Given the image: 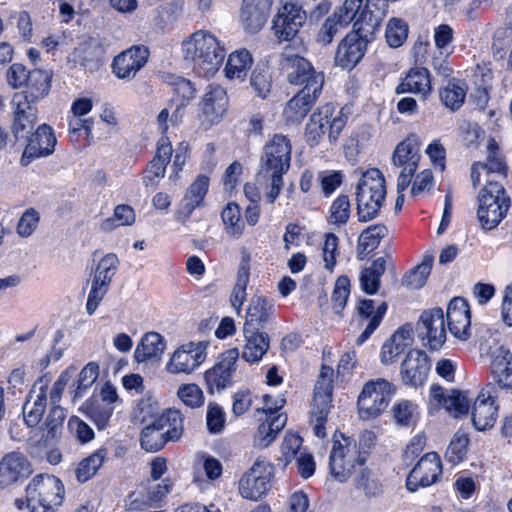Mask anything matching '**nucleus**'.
<instances>
[{
	"label": "nucleus",
	"mask_w": 512,
	"mask_h": 512,
	"mask_svg": "<svg viewBox=\"0 0 512 512\" xmlns=\"http://www.w3.org/2000/svg\"><path fill=\"white\" fill-rule=\"evenodd\" d=\"M184 58L193 63L197 73L204 77L213 76L222 65L226 49L211 33L198 30L182 43Z\"/></svg>",
	"instance_id": "nucleus-1"
},
{
	"label": "nucleus",
	"mask_w": 512,
	"mask_h": 512,
	"mask_svg": "<svg viewBox=\"0 0 512 512\" xmlns=\"http://www.w3.org/2000/svg\"><path fill=\"white\" fill-rule=\"evenodd\" d=\"M306 51L302 41L294 48L287 45L280 57V68L291 85L303 86L301 90L322 92L324 74L317 71L312 63L301 54Z\"/></svg>",
	"instance_id": "nucleus-2"
},
{
	"label": "nucleus",
	"mask_w": 512,
	"mask_h": 512,
	"mask_svg": "<svg viewBox=\"0 0 512 512\" xmlns=\"http://www.w3.org/2000/svg\"><path fill=\"white\" fill-rule=\"evenodd\" d=\"M385 178L377 168L364 172L356 187V204L359 221L374 219L386 198Z\"/></svg>",
	"instance_id": "nucleus-3"
},
{
	"label": "nucleus",
	"mask_w": 512,
	"mask_h": 512,
	"mask_svg": "<svg viewBox=\"0 0 512 512\" xmlns=\"http://www.w3.org/2000/svg\"><path fill=\"white\" fill-rule=\"evenodd\" d=\"M511 205L502 183L494 179H486V183L478 194L477 218L485 230L496 228L505 218Z\"/></svg>",
	"instance_id": "nucleus-4"
},
{
	"label": "nucleus",
	"mask_w": 512,
	"mask_h": 512,
	"mask_svg": "<svg viewBox=\"0 0 512 512\" xmlns=\"http://www.w3.org/2000/svg\"><path fill=\"white\" fill-rule=\"evenodd\" d=\"M29 512L54 511L63 503L65 489L59 478L50 474H38L26 487Z\"/></svg>",
	"instance_id": "nucleus-5"
},
{
	"label": "nucleus",
	"mask_w": 512,
	"mask_h": 512,
	"mask_svg": "<svg viewBox=\"0 0 512 512\" xmlns=\"http://www.w3.org/2000/svg\"><path fill=\"white\" fill-rule=\"evenodd\" d=\"M342 440L335 439L329 456L330 474L339 482H346L356 465L362 466L367 458L368 451L360 450L356 442L341 435Z\"/></svg>",
	"instance_id": "nucleus-6"
},
{
	"label": "nucleus",
	"mask_w": 512,
	"mask_h": 512,
	"mask_svg": "<svg viewBox=\"0 0 512 512\" xmlns=\"http://www.w3.org/2000/svg\"><path fill=\"white\" fill-rule=\"evenodd\" d=\"M394 393V388L385 379H376L367 382L358 397V409L360 417L370 419L377 417L384 411Z\"/></svg>",
	"instance_id": "nucleus-7"
},
{
	"label": "nucleus",
	"mask_w": 512,
	"mask_h": 512,
	"mask_svg": "<svg viewBox=\"0 0 512 512\" xmlns=\"http://www.w3.org/2000/svg\"><path fill=\"white\" fill-rule=\"evenodd\" d=\"M291 150L290 140L282 134H275L263 148L258 173L286 174L290 168Z\"/></svg>",
	"instance_id": "nucleus-8"
},
{
	"label": "nucleus",
	"mask_w": 512,
	"mask_h": 512,
	"mask_svg": "<svg viewBox=\"0 0 512 512\" xmlns=\"http://www.w3.org/2000/svg\"><path fill=\"white\" fill-rule=\"evenodd\" d=\"M273 467L265 459L258 458L239 481L240 494L250 500H258L270 488Z\"/></svg>",
	"instance_id": "nucleus-9"
},
{
	"label": "nucleus",
	"mask_w": 512,
	"mask_h": 512,
	"mask_svg": "<svg viewBox=\"0 0 512 512\" xmlns=\"http://www.w3.org/2000/svg\"><path fill=\"white\" fill-rule=\"evenodd\" d=\"M305 21V11L292 0H285L273 19L272 29L279 40L291 41Z\"/></svg>",
	"instance_id": "nucleus-10"
},
{
	"label": "nucleus",
	"mask_w": 512,
	"mask_h": 512,
	"mask_svg": "<svg viewBox=\"0 0 512 512\" xmlns=\"http://www.w3.org/2000/svg\"><path fill=\"white\" fill-rule=\"evenodd\" d=\"M237 348L225 351L220 360L204 374L207 391L213 394L215 390L221 391L233 384V375L236 372V363L239 358Z\"/></svg>",
	"instance_id": "nucleus-11"
},
{
	"label": "nucleus",
	"mask_w": 512,
	"mask_h": 512,
	"mask_svg": "<svg viewBox=\"0 0 512 512\" xmlns=\"http://www.w3.org/2000/svg\"><path fill=\"white\" fill-rule=\"evenodd\" d=\"M57 140L54 131L48 124H41L35 132L27 136V144L20 158V165L27 167L32 161L51 155Z\"/></svg>",
	"instance_id": "nucleus-12"
},
{
	"label": "nucleus",
	"mask_w": 512,
	"mask_h": 512,
	"mask_svg": "<svg viewBox=\"0 0 512 512\" xmlns=\"http://www.w3.org/2000/svg\"><path fill=\"white\" fill-rule=\"evenodd\" d=\"M372 40L373 36L365 37V32L353 26L338 46L335 63L343 69H352L363 58L367 44Z\"/></svg>",
	"instance_id": "nucleus-13"
},
{
	"label": "nucleus",
	"mask_w": 512,
	"mask_h": 512,
	"mask_svg": "<svg viewBox=\"0 0 512 512\" xmlns=\"http://www.w3.org/2000/svg\"><path fill=\"white\" fill-rule=\"evenodd\" d=\"M207 346L204 341L182 345L172 354L167 370L173 374H190L205 361Z\"/></svg>",
	"instance_id": "nucleus-14"
},
{
	"label": "nucleus",
	"mask_w": 512,
	"mask_h": 512,
	"mask_svg": "<svg viewBox=\"0 0 512 512\" xmlns=\"http://www.w3.org/2000/svg\"><path fill=\"white\" fill-rule=\"evenodd\" d=\"M442 474V464L436 452L426 453L409 473L406 487L415 492L419 487H428L434 484Z\"/></svg>",
	"instance_id": "nucleus-15"
},
{
	"label": "nucleus",
	"mask_w": 512,
	"mask_h": 512,
	"mask_svg": "<svg viewBox=\"0 0 512 512\" xmlns=\"http://www.w3.org/2000/svg\"><path fill=\"white\" fill-rule=\"evenodd\" d=\"M202 124L206 128L218 124L224 117L228 107V96L223 87L210 84L200 102Z\"/></svg>",
	"instance_id": "nucleus-16"
},
{
	"label": "nucleus",
	"mask_w": 512,
	"mask_h": 512,
	"mask_svg": "<svg viewBox=\"0 0 512 512\" xmlns=\"http://www.w3.org/2000/svg\"><path fill=\"white\" fill-rule=\"evenodd\" d=\"M495 394V385L489 383L482 388L474 402L472 421L475 428L479 431L492 428L496 422L498 406L495 404Z\"/></svg>",
	"instance_id": "nucleus-17"
},
{
	"label": "nucleus",
	"mask_w": 512,
	"mask_h": 512,
	"mask_svg": "<svg viewBox=\"0 0 512 512\" xmlns=\"http://www.w3.org/2000/svg\"><path fill=\"white\" fill-rule=\"evenodd\" d=\"M419 336L427 340L430 350H439L446 341L444 313L441 308L425 310L418 322Z\"/></svg>",
	"instance_id": "nucleus-18"
},
{
	"label": "nucleus",
	"mask_w": 512,
	"mask_h": 512,
	"mask_svg": "<svg viewBox=\"0 0 512 512\" xmlns=\"http://www.w3.org/2000/svg\"><path fill=\"white\" fill-rule=\"evenodd\" d=\"M361 0H345L331 17L326 19L318 33V41L330 44L338 31L350 24L357 16Z\"/></svg>",
	"instance_id": "nucleus-19"
},
{
	"label": "nucleus",
	"mask_w": 512,
	"mask_h": 512,
	"mask_svg": "<svg viewBox=\"0 0 512 512\" xmlns=\"http://www.w3.org/2000/svg\"><path fill=\"white\" fill-rule=\"evenodd\" d=\"M26 96L22 94H13L11 105L13 108V118L11 132L16 140L23 138L36 125L38 120V110L32 103L26 102Z\"/></svg>",
	"instance_id": "nucleus-20"
},
{
	"label": "nucleus",
	"mask_w": 512,
	"mask_h": 512,
	"mask_svg": "<svg viewBox=\"0 0 512 512\" xmlns=\"http://www.w3.org/2000/svg\"><path fill=\"white\" fill-rule=\"evenodd\" d=\"M149 50L144 45H136L123 51L113 60V72L120 79H132L148 61Z\"/></svg>",
	"instance_id": "nucleus-21"
},
{
	"label": "nucleus",
	"mask_w": 512,
	"mask_h": 512,
	"mask_svg": "<svg viewBox=\"0 0 512 512\" xmlns=\"http://www.w3.org/2000/svg\"><path fill=\"white\" fill-rule=\"evenodd\" d=\"M172 145L167 136H162L157 143L156 155L143 171L142 181L146 188L155 189L165 176L166 166L172 157Z\"/></svg>",
	"instance_id": "nucleus-22"
},
{
	"label": "nucleus",
	"mask_w": 512,
	"mask_h": 512,
	"mask_svg": "<svg viewBox=\"0 0 512 512\" xmlns=\"http://www.w3.org/2000/svg\"><path fill=\"white\" fill-rule=\"evenodd\" d=\"M430 370V360L421 350H410L401 364V379L405 385L418 387L424 384Z\"/></svg>",
	"instance_id": "nucleus-23"
},
{
	"label": "nucleus",
	"mask_w": 512,
	"mask_h": 512,
	"mask_svg": "<svg viewBox=\"0 0 512 512\" xmlns=\"http://www.w3.org/2000/svg\"><path fill=\"white\" fill-rule=\"evenodd\" d=\"M32 466L27 457L18 451L7 453L0 461V485L3 487L28 478Z\"/></svg>",
	"instance_id": "nucleus-24"
},
{
	"label": "nucleus",
	"mask_w": 512,
	"mask_h": 512,
	"mask_svg": "<svg viewBox=\"0 0 512 512\" xmlns=\"http://www.w3.org/2000/svg\"><path fill=\"white\" fill-rule=\"evenodd\" d=\"M363 0H361V3ZM388 11V0H366L354 19V27L365 32V37L374 36Z\"/></svg>",
	"instance_id": "nucleus-25"
},
{
	"label": "nucleus",
	"mask_w": 512,
	"mask_h": 512,
	"mask_svg": "<svg viewBox=\"0 0 512 512\" xmlns=\"http://www.w3.org/2000/svg\"><path fill=\"white\" fill-rule=\"evenodd\" d=\"M430 401L443 407L455 418L467 414L470 408V399L467 393L456 390L446 391L437 384L430 387Z\"/></svg>",
	"instance_id": "nucleus-26"
},
{
	"label": "nucleus",
	"mask_w": 512,
	"mask_h": 512,
	"mask_svg": "<svg viewBox=\"0 0 512 512\" xmlns=\"http://www.w3.org/2000/svg\"><path fill=\"white\" fill-rule=\"evenodd\" d=\"M48 381L40 378L30 390L26 402L23 405V416L29 427L37 426L47 406Z\"/></svg>",
	"instance_id": "nucleus-27"
},
{
	"label": "nucleus",
	"mask_w": 512,
	"mask_h": 512,
	"mask_svg": "<svg viewBox=\"0 0 512 512\" xmlns=\"http://www.w3.org/2000/svg\"><path fill=\"white\" fill-rule=\"evenodd\" d=\"M446 317L451 334L461 340L468 339L470 335V309L464 298L454 297L449 302Z\"/></svg>",
	"instance_id": "nucleus-28"
},
{
	"label": "nucleus",
	"mask_w": 512,
	"mask_h": 512,
	"mask_svg": "<svg viewBox=\"0 0 512 512\" xmlns=\"http://www.w3.org/2000/svg\"><path fill=\"white\" fill-rule=\"evenodd\" d=\"M322 92L300 90L285 105L283 117L287 124H300L315 105Z\"/></svg>",
	"instance_id": "nucleus-29"
},
{
	"label": "nucleus",
	"mask_w": 512,
	"mask_h": 512,
	"mask_svg": "<svg viewBox=\"0 0 512 512\" xmlns=\"http://www.w3.org/2000/svg\"><path fill=\"white\" fill-rule=\"evenodd\" d=\"M387 311L386 302L380 303L375 307V302L371 299H363L359 301L357 313L361 324L368 321L364 331L356 339L357 345H362L377 329Z\"/></svg>",
	"instance_id": "nucleus-30"
},
{
	"label": "nucleus",
	"mask_w": 512,
	"mask_h": 512,
	"mask_svg": "<svg viewBox=\"0 0 512 512\" xmlns=\"http://www.w3.org/2000/svg\"><path fill=\"white\" fill-rule=\"evenodd\" d=\"M420 145V138L416 134L409 135L396 146L392 155L393 165L409 172L416 171L421 158Z\"/></svg>",
	"instance_id": "nucleus-31"
},
{
	"label": "nucleus",
	"mask_w": 512,
	"mask_h": 512,
	"mask_svg": "<svg viewBox=\"0 0 512 512\" xmlns=\"http://www.w3.org/2000/svg\"><path fill=\"white\" fill-rule=\"evenodd\" d=\"M274 314V303L261 295H254L246 312L243 329L260 330Z\"/></svg>",
	"instance_id": "nucleus-32"
},
{
	"label": "nucleus",
	"mask_w": 512,
	"mask_h": 512,
	"mask_svg": "<svg viewBox=\"0 0 512 512\" xmlns=\"http://www.w3.org/2000/svg\"><path fill=\"white\" fill-rule=\"evenodd\" d=\"M413 341L412 327L410 325L400 327L384 342L381 349V362L386 365L394 363L399 355L412 346Z\"/></svg>",
	"instance_id": "nucleus-33"
},
{
	"label": "nucleus",
	"mask_w": 512,
	"mask_h": 512,
	"mask_svg": "<svg viewBox=\"0 0 512 512\" xmlns=\"http://www.w3.org/2000/svg\"><path fill=\"white\" fill-rule=\"evenodd\" d=\"M491 372L502 389H512V353L503 346L491 352Z\"/></svg>",
	"instance_id": "nucleus-34"
},
{
	"label": "nucleus",
	"mask_w": 512,
	"mask_h": 512,
	"mask_svg": "<svg viewBox=\"0 0 512 512\" xmlns=\"http://www.w3.org/2000/svg\"><path fill=\"white\" fill-rule=\"evenodd\" d=\"M245 345L241 357L250 364L259 362L270 348V337L260 330L243 329Z\"/></svg>",
	"instance_id": "nucleus-35"
},
{
	"label": "nucleus",
	"mask_w": 512,
	"mask_h": 512,
	"mask_svg": "<svg viewBox=\"0 0 512 512\" xmlns=\"http://www.w3.org/2000/svg\"><path fill=\"white\" fill-rule=\"evenodd\" d=\"M52 74L49 71L35 69L29 72L26 81L27 88L24 91L16 92L15 94H22L26 96V102L36 104L45 98L51 88Z\"/></svg>",
	"instance_id": "nucleus-36"
},
{
	"label": "nucleus",
	"mask_w": 512,
	"mask_h": 512,
	"mask_svg": "<svg viewBox=\"0 0 512 512\" xmlns=\"http://www.w3.org/2000/svg\"><path fill=\"white\" fill-rule=\"evenodd\" d=\"M334 113L335 106L331 103H327L319 107L310 116L309 122L306 124L305 138L311 147L319 144L326 132V126L328 125L329 118H331Z\"/></svg>",
	"instance_id": "nucleus-37"
},
{
	"label": "nucleus",
	"mask_w": 512,
	"mask_h": 512,
	"mask_svg": "<svg viewBox=\"0 0 512 512\" xmlns=\"http://www.w3.org/2000/svg\"><path fill=\"white\" fill-rule=\"evenodd\" d=\"M332 391L315 390L311 409V422L314 434L319 438H325V423L330 412Z\"/></svg>",
	"instance_id": "nucleus-38"
},
{
	"label": "nucleus",
	"mask_w": 512,
	"mask_h": 512,
	"mask_svg": "<svg viewBox=\"0 0 512 512\" xmlns=\"http://www.w3.org/2000/svg\"><path fill=\"white\" fill-rule=\"evenodd\" d=\"M270 9L251 0H243L240 20L247 32H259L267 21Z\"/></svg>",
	"instance_id": "nucleus-39"
},
{
	"label": "nucleus",
	"mask_w": 512,
	"mask_h": 512,
	"mask_svg": "<svg viewBox=\"0 0 512 512\" xmlns=\"http://www.w3.org/2000/svg\"><path fill=\"white\" fill-rule=\"evenodd\" d=\"M396 92L416 93L426 97L431 92V80L428 69L415 67L410 69L404 80L397 86Z\"/></svg>",
	"instance_id": "nucleus-40"
},
{
	"label": "nucleus",
	"mask_w": 512,
	"mask_h": 512,
	"mask_svg": "<svg viewBox=\"0 0 512 512\" xmlns=\"http://www.w3.org/2000/svg\"><path fill=\"white\" fill-rule=\"evenodd\" d=\"M209 178L205 175H198L194 182L188 187L179 211L188 218L191 213L204 204V198L208 192Z\"/></svg>",
	"instance_id": "nucleus-41"
},
{
	"label": "nucleus",
	"mask_w": 512,
	"mask_h": 512,
	"mask_svg": "<svg viewBox=\"0 0 512 512\" xmlns=\"http://www.w3.org/2000/svg\"><path fill=\"white\" fill-rule=\"evenodd\" d=\"M166 348L164 338L157 332H148L137 345L134 357L137 362L158 359Z\"/></svg>",
	"instance_id": "nucleus-42"
},
{
	"label": "nucleus",
	"mask_w": 512,
	"mask_h": 512,
	"mask_svg": "<svg viewBox=\"0 0 512 512\" xmlns=\"http://www.w3.org/2000/svg\"><path fill=\"white\" fill-rule=\"evenodd\" d=\"M253 58L246 49L232 52L225 66V76L229 80L243 82L251 69Z\"/></svg>",
	"instance_id": "nucleus-43"
},
{
	"label": "nucleus",
	"mask_w": 512,
	"mask_h": 512,
	"mask_svg": "<svg viewBox=\"0 0 512 512\" xmlns=\"http://www.w3.org/2000/svg\"><path fill=\"white\" fill-rule=\"evenodd\" d=\"M499 147L494 138H490L487 143L486 162L482 163L483 171L487 179H505L507 177L508 167L504 157L499 153Z\"/></svg>",
	"instance_id": "nucleus-44"
},
{
	"label": "nucleus",
	"mask_w": 512,
	"mask_h": 512,
	"mask_svg": "<svg viewBox=\"0 0 512 512\" xmlns=\"http://www.w3.org/2000/svg\"><path fill=\"white\" fill-rule=\"evenodd\" d=\"M287 416L278 414L273 417H267L257 429L254 436V445L259 448L268 447L276 438L277 434L285 427Z\"/></svg>",
	"instance_id": "nucleus-45"
},
{
	"label": "nucleus",
	"mask_w": 512,
	"mask_h": 512,
	"mask_svg": "<svg viewBox=\"0 0 512 512\" xmlns=\"http://www.w3.org/2000/svg\"><path fill=\"white\" fill-rule=\"evenodd\" d=\"M386 260L379 257L373 261L370 267L364 268L360 274L361 289L370 295L377 293L380 287V278L385 273Z\"/></svg>",
	"instance_id": "nucleus-46"
},
{
	"label": "nucleus",
	"mask_w": 512,
	"mask_h": 512,
	"mask_svg": "<svg viewBox=\"0 0 512 512\" xmlns=\"http://www.w3.org/2000/svg\"><path fill=\"white\" fill-rule=\"evenodd\" d=\"M387 233L388 229L383 224L371 225L363 230L358 240V254L360 259H364L365 256L374 251Z\"/></svg>",
	"instance_id": "nucleus-47"
},
{
	"label": "nucleus",
	"mask_w": 512,
	"mask_h": 512,
	"mask_svg": "<svg viewBox=\"0 0 512 512\" xmlns=\"http://www.w3.org/2000/svg\"><path fill=\"white\" fill-rule=\"evenodd\" d=\"M167 442L169 439L157 418L141 432V447L148 452L159 451Z\"/></svg>",
	"instance_id": "nucleus-48"
},
{
	"label": "nucleus",
	"mask_w": 512,
	"mask_h": 512,
	"mask_svg": "<svg viewBox=\"0 0 512 512\" xmlns=\"http://www.w3.org/2000/svg\"><path fill=\"white\" fill-rule=\"evenodd\" d=\"M107 457V449L100 448L84 458L76 467L75 475L79 482L84 483L91 479L102 466Z\"/></svg>",
	"instance_id": "nucleus-49"
},
{
	"label": "nucleus",
	"mask_w": 512,
	"mask_h": 512,
	"mask_svg": "<svg viewBox=\"0 0 512 512\" xmlns=\"http://www.w3.org/2000/svg\"><path fill=\"white\" fill-rule=\"evenodd\" d=\"M433 262L434 257L432 255H425L419 265L404 275L402 284L410 289L423 287L431 273Z\"/></svg>",
	"instance_id": "nucleus-50"
},
{
	"label": "nucleus",
	"mask_w": 512,
	"mask_h": 512,
	"mask_svg": "<svg viewBox=\"0 0 512 512\" xmlns=\"http://www.w3.org/2000/svg\"><path fill=\"white\" fill-rule=\"evenodd\" d=\"M157 419L162 424V429L169 441H177L181 438L184 431V417L179 410L168 409Z\"/></svg>",
	"instance_id": "nucleus-51"
},
{
	"label": "nucleus",
	"mask_w": 512,
	"mask_h": 512,
	"mask_svg": "<svg viewBox=\"0 0 512 512\" xmlns=\"http://www.w3.org/2000/svg\"><path fill=\"white\" fill-rule=\"evenodd\" d=\"M354 481L356 489L362 491L367 498L379 497L383 493L381 482L369 468L361 469Z\"/></svg>",
	"instance_id": "nucleus-52"
},
{
	"label": "nucleus",
	"mask_w": 512,
	"mask_h": 512,
	"mask_svg": "<svg viewBox=\"0 0 512 512\" xmlns=\"http://www.w3.org/2000/svg\"><path fill=\"white\" fill-rule=\"evenodd\" d=\"M466 87L460 81H448L440 91V99L443 104L452 111L458 110L464 103Z\"/></svg>",
	"instance_id": "nucleus-53"
},
{
	"label": "nucleus",
	"mask_w": 512,
	"mask_h": 512,
	"mask_svg": "<svg viewBox=\"0 0 512 512\" xmlns=\"http://www.w3.org/2000/svg\"><path fill=\"white\" fill-rule=\"evenodd\" d=\"M136 215L134 209L127 204L117 205L112 217L102 221L101 229L109 232L119 226H131L135 223Z\"/></svg>",
	"instance_id": "nucleus-54"
},
{
	"label": "nucleus",
	"mask_w": 512,
	"mask_h": 512,
	"mask_svg": "<svg viewBox=\"0 0 512 512\" xmlns=\"http://www.w3.org/2000/svg\"><path fill=\"white\" fill-rule=\"evenodd\" d=\"M250 269L247 262L240 264L237 272V280L231 295V304L239 314L246 300V288L249 283Z\"/></svg>",
	"instance_id": "nucleus-55"
},
{
	"label": "nucleus",
	"mask_w": 512,
	"mask_h": 512,
	"mask_svg": "<svg viewBox=\"0 0 512 512\" xmlns=\"http://www.w3.org/2000/svg\"><path fill=\"white\" fill-rule=\"evenodd\" d=\"M221 216L227 234L236 238L240 237L244 229L240 207L236 203H228Z\"/></svg>",
	"instance_id": "nucleus-56"
},
{
	"label": "nucleus",
	"mask_w": 512,
	"mask_h": 512,
	"mask_svg": "<svg viewBox=\"0 0 512 512\" xmlns=\"http://www.w3.org/2000/svg\"><path fill=\"white\" fill-rule=\"evenodd\" d=\"M468 444V435L462 431H457L451 439L445 452L446 460L453 465L463 461L467 453Z\"/></svg>",
	"instance_id": "nucleus-57"
},
{
	"label": "nucleus",
	"mask_w": 512,
	"mask_h": 512,
	"mask_svg": "<svg viewBox=\"0 0 512 512\" xmlns=\"http://www.w3.org/2000/svg\"><path fill=\"white\" fill-rule=\"evenodd\" d=\"M408 36V25L405 21L399 18H392L389 20L385 37L390 47H400Z\"/></svg>",
	"instance_id": "nucleus-58"
},
{
	"label": "nucleus",
	"mask_w": 512,
	"mask_h": 512,
	"mask_svg": "<svg viewBox=\"0 0 512 512\" xmlns=\"http://www.w3.org/2000/svg\"><path fill=\"white\" fill-rule=\"evenodd\" d=\"M109 286L110 283L93 275L86 303V310L89 315H92L96 311L100 302L107 294Z\"/></svg>",
	"instance_id": "nucleus-59"
},
{
	"label": "nucleus",
	"mask_w": 512,
	"mask_h": 512,
	"mask_svg": "<svg viewBox=\"0 0 512 512\" xmlns=\"http://www.w3.org/2000/svg\"><path fill=\"white\" fill-rule=\"evenodd\" d=\"M302 438L294 433H287L282 445H281V456L279 457V461L282 462L283 467H286L292 459H296L300 453L302 446Z\"/></svg>",
	"instance_id": "nucleus-60"
},
{
	"label": "nucleus",
	"mask_w": 512,
	"mask_h": 512,
	"mask_svg": "<svg viewBox=\"0 0 512 512\" xmlns=\"http://www.w3.org/2000/svg\"><path fill=\"white\" fill-rule=\"evenodd\" d=\"M99 376V366L95 362L88 363L79 373L77 380V387L74 393L73 400L83 396V393L91 387Z\"/></svg>",
	"instance_id": "nucleus-61"
},
{
	"label": "nucleus",
	"mask_w": 512,
	"mask_h": 512,
	"mask_svg": "<svg viewBox=\"0 0 512 512\" xmlns=\"http://www.w3.org/2000/svg\"><path fill=\"white\" fill-rule=\"evenodd\" d=\"M40 221V214L35 208H28L20 217L16 231L20 237L27 238L33 234Z\"/></svg>",
	"instance_id": "nucleus-62"
},
{
	"label": "nucleus",
	"mask_w": 512,
	"mask_h": 512,
	"mask_svg": "<svg viewBox=\"0 0 512 512\" xmlns=\"http://www.w3.org/2000/svg\"><path fill=\"white\" fill-rule=\"evenodd\" d=\"M119 263L116 254L108 253L98 262L93 275L111 283L112 278L117 272Z\"/></svg>",
	"instance_id": "nucleus-63"
},
{
	"label": "nucleus",
	"mask_w": 512,
	"mask_h": 512,
	"mask_svg": "<svg viewBox=\"0 0 512 512\" xmlns=\"http://www.w3.org/2000/svg\"><path fill=\"white\" fill-rule=\"evenodd\" d=\"M393 415L397 424L410 426L416 422V406L408 401L402 400L393 407Z\"/></svg>",
	"instance_id": "nucleus-64"
}]
</instances>
